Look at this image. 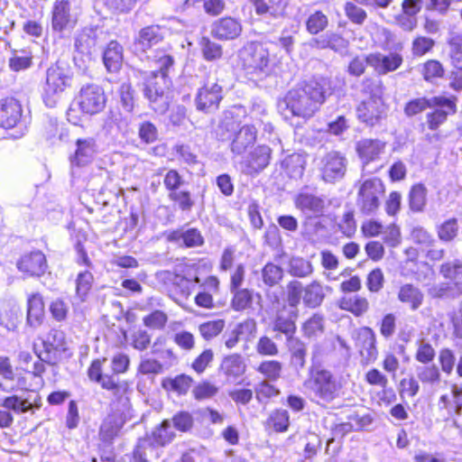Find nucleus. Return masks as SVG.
Here are the masks:
<instances>
[{
    "instance_id": "nucleus-31",
    "label": "nucleus",
    "mask_w": 462,
    "mask_h": 462,
    "mask_svg": "<svg viewBox=\"0 0 462 462\" xmlns=\"http://www.w3.org/2000/svg\"><path fill=\"white\" fill-rule=\"evenodd\" d=\"M77 149L71 162L77 166H83L91 162L97 152V145L93 137L79 138L76 141Z\"/></svg>"
},
{
    "instance_id": "nucleus-33",
    "label": "nucleus",
    "mask_w": 462,
    "mask_h": 462,
    "mask_svg": "<svg viewBox=\"0 0 462 462\" xmlns=\"http://www.w3.org/2000/svg\"><path fill=\"white\" fill-rule=\"evenodd\" d=\"M70 5L67 0H58L52 9L51 26L55 32H63L70 22Z\"/></svg>"
},
{
    "instance_id": "nucleus-50",
    "label": "nucleus",
    "mask_w": 462,
    "mask_h": 462,
    "mask_svg": "<svg viewBox=\"0 0 462 462\" xmlns=\"http://www.w3.org/2000/svg\"><path fill=\"white\" fill-rule=\"evenodd\" d=\"M171 420V427L173 430L182 433L189 432L194 426V418L190 412L187 411H177Z\"/></svg>"
},
{
    "instance_id": "nucleus-20",
    "label": "nucleus",
    "mask_w": 462,
    "mask_h": 462,
    "mask_svg": "<svg viewBox=\"0 0 462 462\" xmlns=\"http://www.w3.org/2000/svg\"><path fill=\"white\" fill-rule=\"evenodd\" d=\"M164 36L162 29L157 24H152L142 28L135 36L133 48L135 52H145L154 45L162 42Z\"/></svg>"
},
{
    "instance_id": "nucleus-46",
    "label": "nucleus",
    "mask_w": 462,
    "mask_h": 462,
    "mask_svg": "<svg viewBox=\"0 0 462 462\" xmlns=\"http://www.w3.org/2000/svg\"><path fill=\"white\" fill-rule=\"evenodd\" d=\"M286 289V306L291 310H298V306L304 293L302 282L297 280L291 281L288 282Z\"/></svg>"
},
{
    "instance_id": "nucleus-47",
    "label": "nucleus",
    "mask_w": 462,
    "mask_h": 462,
    "mask_svg": "<svg viewBox=\"0 0 462 462\" xmlns=\"http://www.w3.org/2000/svg\"><path fill=\"white\" fill-rule=\"evenodd\" d=\"M199 47L203 58L208 61H215L221 59L223 48L219 43L211 41L208 37H202L199 41Z\"/></svg>"
},
{
    "instance_id": "nucleus-30",
    "label": "nucleus",
    "mask_w": 462,
    "mask_h": 462,
    "mask_svg": "<svg viewBox=\"0 0 462 462\" xmlns=\"http://www.w3.org/2000/svg\"><path fill=\"white\" fill-rule=\"evenodd\" d=\"M124 48L116 41H110L103 51L102 60L106 70L116 73L120 70L124 60Z\"/></svg>"
},
{
    "instance_id": "nucleus-1",
    "label": "nucleus",
    "mask_w": 462,
    "mask_h": 462,
    "mask_svg": "<svg viewBox=\"0 0 462 462\" xmlns=\"http://www.w3.org/2000/svg\"><path fill=\"white\" fill-rule=\"evenodd\" d=\"M333 93L332 82L327 77H314L290 89L279 101L282 112H288L292 116L305 121L311 118L326 98Z\"/></svg>"
},
{
    "instance_id": "nucleus-8",
    "label": "nucleus",
    "mask_w": 462,
    "mask_h": 462,
    "mask_svg": "<svg viewBox=\"0 0 462 462\" xmlns=\"http://www.w3.org/2000/svg\"><path fill=\"white\" fill-rule=\"evenodd\" d=\"M243 67L251 80L266 79L273 70L270 54L260 42H249L241 51Z\"/></svg>"
},
{
    "instance_id": "nucleus-32",
    "label": "nucleus",
    "mask_w": 462,
    "mask_h": 462,
    "mask_svg": "<svg viewBox=\"0 0 462 462\" xmlns=\"http://www.w3.org/2000/svg\"><path fill=\"white\" fill-rule=\"evenodd\" d=\"M175 438L176 433L171 427V420L165 419L152 430L146 439L151 442L152 447H165L171 443Z\"/></svg>"
},
{
    "instance_id": "nucleus-59",
    "label": "nucleus",
    "mask_w": 462,
    "mask_h": 462,
    "mask_svg": "<svg viewBox=\"0 0 462 462\" xmlns=\"http://www.w3.org/2000/svg\"><path fill=\"white\" fill-rule=\"evenodd\" d=\"M170 200L177 204L182 212H190L195 206V200L192 199L191 193L186 189H180L176 192L169 193Z\"/></svg>"
},
{
    "instance_id": "nucleus-14",
    "label": "nucleus",
    "mask_w": 462,
    "mask_h": 462,
    "mask_svg": "<svg viewBox=\"0 0 462 462\" xmlns=\"http://www.w3.org/2000/svg\"><path fill=\"white\" fill-rule=\"evenodd\" d=\"M299 316L298 310H291L286 305L277 310L273 320L272 322L273 331L277 332L273 337L274 339H280L281 334L284 335L287 342L299 339L295 337L296 333V320Z\"/></svg>"
},
{
    "instance_id": "nucleus-60",
    "label": "nucleus",
    "mask_w": 462,
    "mask_h": 462,
    "mask_svg": "<svg viewBox=\"0 0 462 462\" xmlns=\"http://www.w3.org/2000/svg\"><path fill=\"white\" fill-rule=\"evenodd\" d=\"M328 24V19L321 11L311 14L306 21V29L310 34L323 32Z\"/></svg>"
},
{
    "instance_id": "nucleus-54",
    "label": "nucleus",
    "mask_w": 462,
    "mask_h": 462,
    "mask_svg": "<svg viewBox=\"0 0 462 462\" xmlns=\"http://www.w3.org/2000/svg\"><path fill=\"white\" fill-rule=\"evenodd\" d=\"M94 282L93 274L88 271L80 272L76 279V294L81 301H85Z\"/></svg>"
},
{
    "instance_id": "nucleus-57",
    "label": "nucleus",
    "mask_w": 462,
    "mask_h": 462,
    "mask_svg": "<svg viewBox=\"0 0 462 462\" xmlns=\"http://www.w3.org/2000/svg\"><path fill=\"white\" fill-rule=\"evenodd\" d=\"M368 301L365 298L357 295L344 298L341 301V308L352 312L355 316H361L368 310Z\"/></svg>"
},
{
    "instance_id": "nucleus-17",
    "label": "nucleus",
    "mask_w": 462,
    "mask_h": 462,
    "mask_svg": "<svg viewBox=\"0 0 462 462\" xmlns=\"http://www.w3.org/2000/svg\"><path fill=\"white\" fill-rule=\"evenodd\" d=\"M166 239L168 242L184 248L199 247L205 244V239L200 230L196 227L186 228L182 226L172 230L168 233Z\"/></svg>"
},
{
    "instance_id": "nucleus-44",
    "label": "nucleus",
    "mask_w": 462,
    "mask_h": 462,
    "mask_svg": "<svg viewBox=\"0 0 462 462\" xmlns=\"http://www.w3.org/2000/svg\"><path fill=\"white\" fill-rule=\"evenodd\" d=\"M0 406L8 411H13L15 413L20 414L32 411V403L30 397L23 399L18 395H11L5 397L2 400Z\"/></svg>"
},
{
    "instance_id": "nucleus-23",
    "label": "nucleus",
    "mask_w": 462,
    "mask_h": 462,
    "mask_svg": "<svg viewBox=\"0 0 462 462\" xmlns=\"http://www.w3.org/2000/svg\"><path fill=\"white\" fill-rule=\"evenodd\" d=\"M367 62L378 74L384 75L396 70L402 63V57L397 52L388 55L376 52L367 55Z\"/></svg>"
},
{
    "instance_id": "nucleus-40",
    "label": "nucleus",
    "mask_w": 462,
    "mask_h": 462,
    "mask_svg": "<svg viewBox=\"0 0 462 462\" xmlns=\"http://www.w3.org/2000/svg\"><path fill=\"white\" fill-rule=\"evenodd\" d=\"M314 272L312 263L300 256H291L288 263V273L297 278H306Z\"/></svg>"
},
{
    "instance_id": "nucleus-27",
    "label": "nucleus",
    "mask_w": 462,
    "mask_h": 462,
    "mask_svg": "<svg viewBox=\"0 0 462 462\" xmlns=\"http://www.w3.org/2000/svg\"><path fill=\"white\" fill-rule=\"evenodd\" d=\"M125 423V420L123 418L122 414H109L100 426L98 433L99 439L106 445H112Z\"/></svg>"
},
{
    "instance_id": "nucleus-24",
    "label": "nucleus",
    "mask_w": 462,
    "mask_h": 462,
    "mask_svg": "<svg viewBox=\"0 0 462 462\" xmlns=\"http://www.w3.org/2000/svg\"><path fill=\"white\" fill-rule=\"evenodd\" d=\"M448 56L450 59L451 64L455 69H457V72L452 71L451 74L454 75V80L450 82V87L455 89L462 88V36L459 34H456L451 36L448 40Z\"/></svg>"
},
{
    "instance_id": "nucleus-42",
    "label": "nucleus",
    "mask_w": 462,
    "mask_h": 462,
    "mask_svg": "<svg viewBox=\"0 0 462 462\" xmlns=\"http://www.w3.org/2000/svg\"><path fill=\"white\" fill-rule=\"evenodd\" d=\"M439 101L440 99L437 98V96L414 98L405 104L403 111L405 116L412 117L430 108V106L438 105Z\"/></svg>"
},
{
    "instance_id": "nucleus-39",
    "label": "nucleus",
    "mask_w": 462,
    "mask_h": 462,
    "mask_svg": "<svg viewBox=\"0 0 462 462\" xmlns=\"http://www.w3.org/2000/svg\"><path fill=\"white\" fill-rule=\"evenodd\" d=\"M220 369L227 376L236 378L245 373V365L241 355L233 354L224 357L220 365Z\"/></svg>"
},
{
    "instance_id": "nucleus-19",
    "label": "nucleus",
    "mask_w": 462,
    "mask_h": 462,
    "mask_svg": "<svg viewBox=\"0 0 462 462\" xmlns=\"http://www.w3.org/2000/svg\"><path fill=\"white\" fill-rule=\"evenodd\" d=\"M437 98L440 101L438 105L430 106L432 111L426 115V123L432 131L437 130L447 120L448 115L456 112V104L451 98L442 96H438Z\"/></svg>"
},
{
    "instance_id": "nucleus-10",
    "label": "nucleus",
    "mask_w": 462,
    "mask_h": 462,
    "mask_svg": "<svg viewBox=\"0 0 462 462\" xmlns=\"http://www.w3.org/2000/svg\"><path fill=\"white\" fill-rule=\"evenodd\" d=\"M373 86L370 96L363 100L356 109L358 120L366 126L374 127L381 125L383 119L387 116V106L382 98V90L379 84L371 82Z\"/></svg>"
},
{
    "instance_id": "nucleus-12",
    "label": "nucleus",
    "mask_w": 462,
    "mask_h": 462,
    "mask_svg": "<svg viewBox=\"0 0 462 462\" xmlns=\"http://www.w3.org/2000/svg\"><path fill=\"white\" fill-rule=\"evenodd\" d=\"M348 161L337 151L327 152L320 160L319 171L321 179L327 183H336L344 179Z\"/></svg>"
},
{
    "instance_id": "nucleus-2",
    "label": "nucleus",
    "mask_w": 462,
    "mask_h": 462,
    "mask_svg": "<svg viewBox=\"0 0 462 462\" xmlns=\"http://www.w3.org/2000/svg\"><path fill=\"white\" fill-rule=\"evenodd\" d=\"M106 361V358L92 361L88 369V375L91 381L100 384L103 389L110 391L115 396H117L124 407H128L129 398L124 396L127 391L128 383L125 381H119L118 374L127 371L130 360L125 354L116 355L111 362V370L113 372L111 374L103 372L102 363Z\"/></svg>"
},
{
    "instance_id": "nucleus-52",
    "label": "nucleus",
    "mask_w": 462,
    "mask_h": 462,
    "mask_svg": "<svg viewBox=\"0 0 462 462\" xmlns=\"http://www.w3.org/2000/svg\"><path fill=\"white\" fill-rule=\"evenodd\" d=\"M420 72L424 80L433 83L436 79L443 77L444 69L439 61L436 60H429L421 65Z\"/></svg>"
},
{
    "instance_id": "nucleus-61",
    "label": "nucleus",
    "mask_w": 462,
    "mask_h": 462,
    "mask_svg": "<svg viewBox=\"0 0 462 462\" xmlns=\"http://www.w3.org/2000/svg\"><path fill=\"white\" fill-rule=\"evenodd\" d=\"M282 370V365L277 360L263 361L257 368V372L264 375L271 382H275L280 378Z\"/></svg>"
},
{
    "instance_id": "nucleus-63",
    "label": "nucleus",
    "mask_w": 462,
    "mask_h": 462,
    "mask_svg": "<svg viewBox=\"0 0 462 462\" xmlns=\"http://www.w3.org/2000/svg\"><path fill=\"white\" fill-rule=\"evenodd\" d=\"M32 55L26 51H16L9 60V67L14 71L24 70L32 66Z\"/></svg>"
},
{
    "instance_id": "nucleus-5",
    "label": "nucleus",
    "mask_w": 462,
    "mask_h": 462,
    "mask_svg": "<svg viewBox=\"0 0 462 462\" xmlns=\"http://www.w3.org/2000/svg\"><path fill=\"white\" fill-rule=\"evenodd\" d=\"M105 32L97 26H87L74 35L75 65L85 71L106 43Z\"/></svg>"
},
{
    "instance_id": "nucleus-38",
    "label": "nucleus",
    "mask_w": 462,
    "mask_h": 462,
    "mask_svg": "<svg viewBox=\"0 0 462 462\" xmlns=\"http://www.w3.org/2000/svg\"><path fill=\"white\" fill-rule=\"evenodd\" d=\"M291 351V365L299 373L305 367L307 356V346L300 339L288 343Z\"/></svg>"
},
{
    "instance_id": "nucleus-25",
    "label": "nucleus",
    "mask_w": 462,
    "mask_h": 462,
    "mask_svg": "<svg viewBox=\"0 0 462 462\" xmlns=\"http://www.w3.org/2000/svg\"><path fill=\"white\" fill-rule=\"evenodd\" d=\"M356 346L359 348L360 355L367 362L376 359L377 349L375 346V334L369 327H363L356 332Z\"/></svg>"
},
{
    "instance_id": "nucleus-22",
    "label": "nucleus",
    "mask_w": 462,
    "mask_h": 462,
    "mask_svg": "<svg viewBox=\"0 0 462 462\" xmlns=\"http://www.w3.org/2000/svg\"><path fill=\"white\" fill-rule=\"evenodd\" d=\"M272 159V149L265 144H259L249 151L245 164L247 168V173L258 174L263 171L269 164Z\"/></svg>"
},
{
    "instance_id": "nucleus-55",
    "label": "nucleus",
    "mask_w": 462,
    "mask_h": 462,
    "mask_svg": "<svg viewBox=\"0 0 462 462\" xmlns=\"http://www.w3.org/2000/svg\"><path fill=\"white\" fill-rule=\"evenodd\" d=\"M120 104L125 112H133L135 106L136 92L130 82H124L119 88Z\"/></svg>"
},
{
    "instance_id": "nucleus-43",
    "label": "nucleus",
    "mask_w": 462,
    "mask_h": 462,
    "mask_svg": "<svg viewBox=\"0 0 462 462\" xmlns=\"http://www.w3.org/2000/svg\"><path fill=\"white\" fill-rule=\"evenodd\" d=\"M427 201V189L421 184H415L409 192V207L414 213L422 212Z\"/></svg>"
},
{
    "instance_id": "nucleus-4",
    "label": "nucleus",
    "mask_w": 462,
    "mask_h": 462,
    "mask_svg": "<svg viewBox=\"0 0 462 462\" xmlns=\"http://www.w3.org/2000/svg\"><path fill=\"white\" fill-rule=\"evenodd\" d=\"M226 73L217 68L210 69L204 79V83L196 94L195 106L197 110L205 114L216 112L229 89Z\"/></svg>"
},
{
    "instance_id": "nucleus-35",
    "label": "nucleus",
    "mask_w": 462,
    "mask_h": 462,
    "mask_svg": "<svg viewBox=\"0 0 462 462\" xmlns=\"http://www.w3.org/2000/svg\"><path fill=\"white\" fill-rule=\"evenodd\" d=\"M423 299L422 291L411 283L402 285L398 292V300L408 304L411 310H417L422 305Z\"/></svg>"
},
{
    "instance_id": "nucleus-13",
    "label": "nucleus",
    "mask_w": 462,
    "mask_h": 462,
    "mask_svg": "<svg viewBox=\"0 0 462 462\" xmlns=\"http://www.w3.org/2000/svg\"><path fill=\"white\" fill-rule=\"evenodd\" d=\"M77 100L82 113L93 116L105 108L106 97L100 86L87 84L80 88Z\"/></svg>"
},
{
    "instance_id": "nucleus-16",
    "label": "nucleus",
    "mask_w": 462,
    "mask_h": 462,
    "mask_svg": "<svg viewBox=\"0 0 462 462\" xmlns=\"http://www.w3.org/2000/svg\"><path fill=\"white\" fill-rule=\"evenodd\" d=\"M257 138V129L253 125H245L233 134L230 151L234 156H242L253 148Z\"/></svg>"
},
{
    "instance_id": "nucleus-48",
    "label": "nucleus",
    "mask_w": 462,
    "mask_h": 462,
    "mask_svg": "<svg viewBox=\"0 0 462 462\" xmlns=\"http://www.w3.org/2000/svg\"><path fill=\"white\" fill-rule=\"evenodd\" d=\"M261 274L263 283L268 287H273L279 284L282 280L283 269L281 266L269 262L263 267Z\"/></svg>"
},
{
    "instance_id": "nucleus-26",
    "label": "nucleus",
    "mask_w": 462,
    "mask_h": 462,
    "mask_svg": "<svg viewBox=\"0 0 462 462\" xmlns=\"http://www.w3.org/2000/svg\"><path fill=\"white\" fill-rule=\"evenodd\" d=\"M385 145V142L379 139L365 138L356 143V151L363 163L367 164L380 158L384 152Z\"/></svg>"
},
{
    "instance_id": "nucleus-41",
    "label": "nucleus",
    "mask_w": 462,
    "mask_h": 462,
    "mask_svg": "<svg viewBox=\"0 0 462 462\" xmlns=\"http://www.w3.org/2000/svg\"><path fill=\"white\" fill-rule=\"evenodd\" d=\"M462 293V286L458 282H441L432 286L429 290V294L434 299H454Z\"/></svg>"
},
{
    "instance_id": "nucleus-58",
    "label": "nucleus",
    "mask_w": 462,
    "mask_h": 462,
    "mask_svg": "<svg viewBox=\"0 0 462 462\" xmlns=\"http://www.w3.org/2000/svg\"><path fill=\"white\" fill-rule=\"evenodd\" d=\"M138 137L145 144H151L159 139L157 126L151 121L145 120L138 124Z\"/></svg>"
},
{
    "instance_id": "nucleus-21",
    "label": "nucleus",
    "mask_w": 462,
    "mask_h": 462,
    "mask_svg": "<svg viewBox=\"0 0 462 462\" xmlns=\"http://www.w3.org/2000/svg\"><path fill=\"white\" fill-rule=\"evenodd\" d=\"M17 269L30 276H41L47 269L45 255L41 251L24 254L16 263Z\"/></svg>"
},
{
    "instance_id": "nucleus-64",
    "label": "nucleus",
    "mask_w": 462,
    "mask_h": 462,
    "mask_svg": "<svg viewBox=\"0 0 462 462\" xmlns=\"http://www.w3.org/2000/svg\"><path fill=\"white\" fill-rule=\"evenodd\" d=\"M153 447L145 439H139L133 450V462H150L148 456L152 453Z\"/></svg>"
},
{
    "instance_id": "nucleus-18",
    "label": "nucleus",
    "mask_w": 462,
    "mask_h": 462,
    "mask_svg": "<svg viewBox=\"0 0 462 462\" xmlns=\"http://www.w3.org/2000/svg\"><path fill=\"white\" fill-rule=\"evenodd\" d=\"M242 24L236 18L226 16L216 20L211 24V35L220 41H231L240 36Z\"/></svg>"
},
{
    "instance_id": "nucleus-11",
    "label": "nucleus",
    "mask_w": 462,
    "mask_h": 462,
    "mask_svg": "<svg viewBox=\"0 0 462 462\" xmlns=\"http://www.w3.org/2000/svg\"><path fill=\"white\" fill-rule=\"evenodd\" d=\"M384 193V185L378 178L365 180L357 194V209L366 216L374 215L380 207V197Z\"/></svg>"
},
{
    "instance_id": "nucleus-29",
    "label": "nucleus",
    "mask_w": 462,
    "mask_h": 462,
    "mask_svg": "<svg viewBox=\"0 0 462 462\" xmlns=\"http://www.w3.org/2000/svg\"><path fill=\"white\" fill-rule=\"evenodd\" d=\"M45 318V307L42 296L36 292L28 296L26 323L31 328L40 327Z\"/></svg>"
},
{
    "instance_id": "nucleus-36",
    "label": "nucleus",
    "mask_w": 462,
    "mask_h": 462,
    "mask_svg": "<svg viewBox=\"0 0 462 462\" xmlns=\"http://www.w3.org/2000/svg\"><path fill=\"white\" fill-rule=\"evenodd\" d=\"M282 167L289 178L299 180L304 174L306 158L300 153L294 152L283 160Z\"/></svg>"
},
{
    "instance_id": "nucleus-15",
    "label": "nucleus",
    "mask_w": 462,
    "mask_h": 462,
    "mask_svg": "<svg viewBox=\"0 0 462 462\" xmlns=\"http://www.w3.org/2000/svg\"><path fill=\"white\" fill-rule=\"evenodd\" d=\"M15 126L20 129L26 128L22 105L14 97L2 99L0 101V127L10 129Z\"/></svg>"
},
{
    "instance_id": "nucleus-28",
    "label": "nucleus",
    "mask_w": 462,
    "mask_h": 462,
    "mask_svg": "<svg viewBox=\"0 0 462 462\" xmlns=\"http://www.w3.org/2000/svg\"><path fill=\"white\" fill-rule=\"evenodd\" d=\"M295 207L303 213H310L316 217L323 215L325 200L309 192L300 191L294 199Z\"/></svg>"
},
{
    "instance_id": "nucleus-49",
    "label": "nucleus",
    "mask_w": 462,
    "mask_h": 462,
    "mask_svg": "<svg viewBox=\"0 0 462 462\" xmlns=\"http://www.w3.org/2000/svg\"><path fill=\"white\" fill-rule=\"evenodd\" d=\"M267 424L276 432H285L290 426V415L286 410L276 409L269 416Z\"/></svg>"
},
{
    "instance_id": "nucleus-6",
    "label": "nucleus",
    "mask_w": 462,
    "mask_h": 462,
    "mask_svg": "<svg viewBox=\"0 0 462 462\" xmlns=\"http://www.w3.org/2000/svg\"><path fill=\"white\" fill-rule=\"evenodd\" d=\"M303 387L312 400L318 403H329L338 396L340 389L331 371L320 365H311Z\"/></svg>"
},
{
    "instance_id": "nucleus-34",
    "label": "nucleus",
    "mask_w": 462,
    "mask_h": 462,
    "mask_svg": "<svg viewBox=\"0 0 462 462\" xmlns=\"http://www.w3.org/2000/svg\"><path fill=\"white\" fill-rule=\"evenodd\" d=\"M325 297L326 293L324 291V288L319 282L313 281L304 286L302 301L305 307L316 309L322 304Z\"/></svg>"
},
{
    "instance_id": "nucleus-3",
    "label": "nucleus",
    "mask_w": 462,
    "mask_h": 462,
    "mask_svg": "<svg viewBox=\"0 0 462 462\" xmlns=\"http://www.w3.org/2000/svg\"><path fill=\"white\" fill-rule=\"evenodd\" d=\"M134 76L138 79L137 87L148 106L159 115L165 114L170 106V79L163 73L145 72L142 69H134Z\"/></svg>"
},
{
    "instance_id": "nucleus-62",
    "label": "nucleus",
    "mask_w": 462,
    "mask_h": 462,
    "mask_svg": "<svg viewBox=\"0 0 462 462\" xmlns=\"http://www.w3.org/2000/svg\"><path fill=\"white\" fill-rule=\"evenodd\" d=\"M459 229L457 218H449L444 221L438 228V236L440 240L449 242L457 236Z\"/></svg>"
},
{
    "instance_id": "nucleus-45",
    "label": "nucleus",
    "mask_w": 462,
    "mask_h": 462,
    "mask_svg": "<svg viewBox=\"0 0 462 462\" xmlns=\"http://www.w3.org/2000/svg\"><path fill=\"white\" fill-rule=\"evenodd\" d=\"M192 382L193 379L189 375L181 374L174 378L163 380L162 387L166 390L175 392L180 395H184L188 393Z\"/></svg>"
},
{
    "instance_id": "nucleus-37",
    "label": "nucleus",
    "mask_w": 462,
    "mask_h": 462,
    "mask_svg": "<svg viewBox=\"0 0 462 462\" xmlns=\"http://www.w3.org/2000/svg\"><path fill=\"white\" fill-rule=\"evenodd\" d=\"M325 317L321 313H314L302 324L303 336L309 339H316L325 332Z\"/></svg>"
},
{
    "instance_id": "nucleus-53",
    "label": "nucleus",
    "mask_w": 462,
    "mask_h": 462,
    "mask_svg": "<svg viewBox=\"0 0 462 462\" xmlns=\"http://www.w3.org/2000/svg\"><path fill=\"white\" fill-rule=\"evenodd\" d=\"M440 273L444 278L449 280L448 282H458L462 286V263L460 260L445 263L440 266Z\"/></svg>"
},
{
    "instance_id": "nucleus-56",
    "label": "nucleus",
    "mask_w": 462,
    "mask_h": 462,
    "mask_svg": "<svg viewBox=\"0 0 462 462\" xmlns=\"http://www.w3.org/2000/svg\"><path fill=\"white\" fill-rule=\"evenodd\" d=\"M236 128V123L233 120V113L231 111H225L224 118L220 120L216 130L217 139L220 141L230 139L232 134H235Z\"/></svg>"
},
{
    "instance_id": "nucleus-51",
    "label": "nucleus",
    "mask_w": 462,
    "mask_h": 462,
    "mask_svg": "<svg viewBox=\"0 0 462 462\" xmlns=\"http://www.w3.org/2000/svg\"><path fill=\"white\" fill-rule=\"evenodd\" d=\"M233 294L231 300L232 308L236 311L248 309L253 304V291L249 289H237L230 291Z\"/></svg>"
},
{
    "instance_id": "nucleus-9",
    "label": "nucleus",
    "mask_w": 462,
    "mask_h": 462,
    "mask_svg": "<svg viewBox=\"0 0 462 462\" xmlns=\"http://www.w3.org/2000/svg\"><path fill=\"white\" fill-rule=\"evenodd\" d=\"M42 349H38L37 345L33 346L34 353L39 359L46 362L51 366H57L64 360L72 356L69 347L65 333L59 329H51L42 340Z\"/></svg>"
},
{
    "instance_id": "nucleus-7",
    "label": "nucleus",
    "mask_w": 462,
    "mask_h": 462,
    "mask_svg": "<svg viewBox=\"0 0 462 462\" xmlns=\"http://www.w3.org/2000/svg\"><path fill=\"white\" fill-rule=\"evenodd\" d=\"M73 71L63 60H57L46 70L45 84L42 88V99L49 107H54L63 92L71 87Z\"/></svg>"
}]
</instances>
